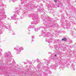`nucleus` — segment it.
<instances>
[{
	"label": "nucleus",
	"instance_id": "f257e3e1",
	"mask_svg": "<svg viewBox=\"0 0 76 76\" xmlns=\"http://www.w3.org/2000/svg\"><path fill=\"white\" fill-rule=\"evenodd\" d=\"M23 50V48L22 47H20V49H18L19 52L18 51H17V54H19V53H20V50Z\"/></svg>",
	"mask_w": 76,
	"mask_h": 76
},
{
	"label": "nucleus",
	"instance_id": "f03ea898",
	"mask_svg": "<svg viewBox=\"0 0 76 76\" xmlns=\"http://www.w3.org/2000/svg\"><path fill=\"white\" fill-rule=\"evenodd\" d=\"M63 40H64L65 41H67V39L66 38H64L61 40V41Z\"/></svg>",
	"mask_w": 76,
	"mask_h": 76
},
{
	"label": "nucleus",
	"instance_id": "7ed1b4c3",
	"mask_svg": "<svg viewBox=\"0 0 76 76\" xmlns=\"http://www.w3.org/2000/svg\"><path fill=\"white\" fill-rule=\"evenodd\" d=\"M38 31V29H37V28H36V29H35V31L36 32Z\"/></svg>",
	"mask_w": 76,
	"mask_h": 76
},
{
	"label": "nucleus",
	"instance_id": "20e7f679",
	"mask_svg": "<svg viewBox=\"0 0 76 76\" xmlns=\"http://www.w3.org/2000/svg\"><path fill=\"white\" fill-rule=\"evenodd\" d=\"M57 0H54V2H55V3H56V2H57Z\"/></svg>",
	"mask_w": 76,
	"mask_h": 76
},
{
	"label": "nucleus",
	"instance_id": "39448f33",
	"mask_svg": "<svg viewBox=\"0 0 76 76\" xmlns=\"http://www.w3.org/2000/svg\"><path fill=\"white\" fill-rule=\"evenodd\" d=\"M7 55H9V54H10V53H9V52H8V53H7Z\"/></svg>",
	"mask_w": 76,
	"mask_h": 76
},
{
	"label": "nucleus",
	"instance_id": "423d86ee",
	"mask_svg": "<svg viewBox=\"0 0 76 76\" xmlns=\"http://www.w3.org/2000/svg\"><path fill=\"white\" fill-rule=\"evenodd\" d=\"M19 49H20V48H19V49H18V50L17 51H18V52H19Z\"/></svg>",
	"mask_w": 76,
	"mask_h": 76
},
{
	"label": "nucleus",
	"instance_id": "0eeeda50",
	"mask_svg": "<svg viewBox=\"0 0 76 76\" xmlns=\"http://www.w3.org/2000/svg\"><path fill=\"white\" fill-rule=\"evenodd\" d=\"M12 1H14V0H12Z\"/></svg>",
	"mask_w": 76,
	"mask_h": 76
},
{
	"label": "nucleus",
	"instance_id": "6e6552de",
	"mask_svg": "<svg viewBox=\"0 0 76 76\" xmlns=\"http://www.w3.org/2000/svg\"><path fill=\"white\" fill-rule=\"evenodd\" d=\"M57 56V55H55V56Z\"/></svg>",
	"mask_w": 76,
	"mask_h": 76
},
{
	"label": "nucleus",
	"instance_id": "1a4fd4ad",
	"mask_svg": "<svg viewBox=\"0 0 76 76\" xmlns=\"http://www.w3.org/2000/svg\"><path fill=\"white\" fill-rule=\"evenodd\" d=\"M32 38H33V37H32Z\"/></svg>",
	"mask_w": 76,
	"mask_h": 76
},
{
	"label": "nucleus",
	"instance_id": "9d476101",
	"mask_svg": "<svg viewBox=\"0 0 76 76\" xmlns=\"http://www.w3.org/2000/svg\"><path fill=\"white\" fill-rule=\"evenodd\" d=\"M5 55H6V53H5Z\"/></svg>",
	"mask_w": 76,
	"mask_h": 76
}]
</instances>
